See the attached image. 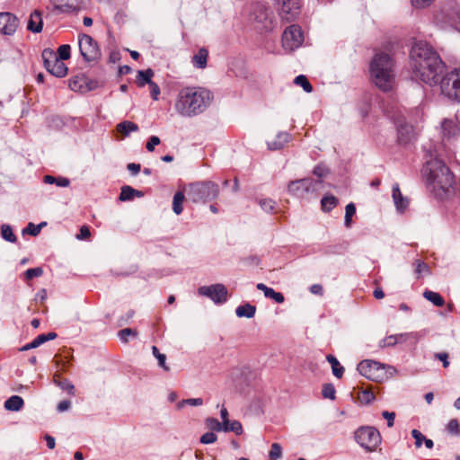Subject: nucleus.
<instances>
[{
    "instance_id": "nucleus-2",
    "label": "nucleus",
    "mask_w": 460,
    "mask_h": 460,
    "mask_svg": "<svg viewBox=\"0 0 460 460\" xmlns=\"http://www.w3.org/2000/svg\"><path fill=\"white\" fill-rule=\"evenodd\" d=\"M212 101L213 94L206 88L184 87L178 93L174 109L181 116L191 118L203 113Z\"/></svg>"
},
{
    "instance_id": "nucleus-47",
    "label": "nucleus",
    "mask_w": 460,
    "mask_h": 460,
    "mask_svg": "<svg viewBox=\"0 0 460 460\" xmlns=\"http://www.w3.org/2000/svg\"><path fill=\"white\" fill-rule=\"evenodd\" d=\"M446 429L453 436H459L460 434V426L456 419L450 420Z\"/></svg>"
},
{
    "instance_id": "nucleus-32",
    "label": "nucleus",
    "mask_w": 460,
    "mask_h": 460,
    "mask_svg": "<svg viewBox=\"0 0 460 460\" xmlns=\"http://www.w3.org/2000/svg\"><path fill=\"white\" fill-rule=\"evenodd\" d=\"M86 84V78L84 76H75L69 81V87L74 92H83L86 88L84 84Z\"/></svg>"
},
{
    "instance_id": "nucleus-7",
    "label": "nucleus",
    "mask_w": 460,
    "mask_h": 460,
    "mask_svg": "<svg viewBox=\"0 0 460 460\" xmlns=\"http://www.w3.org/2000/svg\"><path fill=\"white\" fill-rule=\"evenodd\" d=\"M439 85L444 96L460 102V68H454L443 75Z\"/></svg>"
},
{
    "instance_id": "nucleus-53",
    "label": "nucleus",
    "mask_w": 460,
    "mask_h": 460,
    "mask_svg": "<svg viewBox=\"0 0 460 460\" xmlns=\"http://www.w3.org/2000/svg\"><path fill=\"white\" fill-rule=\"evenodd\" d=\"M266 297L268 298H271L273 299L275 302L279 303V304H281L284 302L285 298H284V296L279 293V292H276L273 288H270L267 292V294L265 295Z\"/></svg>"
},
{
    "instance_id": "nucleus-60",
    "label": "nucleus",
    "mask_w": 460,
    "mask_h": 460,
    "mask_svg": "<svg viewBox=\"0 0 460 460\" xmlns=\"http://www.w3.org/2000/svg\"><path fill=\"white\" fill-rule=\"evenodd\" d=\"M382 416L385 420H387V426L389 428L394 426V418H395V413L394 412H389V411H385L382 412Z\"/></svg>"
},
{
    "instance_id": "nucleus-27",
    "label": "nucleus",
    "mask_w": 460,
    "mask_h": 460,
    "mask_svg": "<svg viewBox=\"0 0 460 460\" xmlns=\"http://www.w3.org/2000/svg\"><path fill=\"white\" fill-rule=\"evenodd\" d=\"M256 313V306L252 305L249 303L244 304L243 305H239L235 309V314L238 317H246V318H252L254 316Z\"/></svg>"
},
{
    "instance_id": "nucleus-13",
    "label": "nucleus",
    "mask_w": 460,
    "mask_h": 460,
    "mask_svg": "<svg viewBox=\"0 0 460 460\" xmlns=\"http://www.w3.org/2000/svg\"><path fill=\"white\" fill-rule=\"evenodd\" d=\"M304 41V35L298 25L293 24L286 28L282 35V46L288 51L299 48Z\"/></svg>"
},
{
    "instance_id": "nucleus-62",
    "label": "nucleus",
    "mask_w": 460,
    "mask_h": 460,
    "mask_svg": "<svg viewBox=\"0 0 460 460\" xmlns=\"http://www.w3.org/2000/svg\"><path fill=\"white\" fill-rule=\"evenodd\" d=\"M434 0H411V4L416 8H425L429 6Z\"/></svg>"
},
{
    "instance_id": "nucleus-43",
    "label": "nucleus",
    "mask_w": 460,
    "mask_h": 460,
    "mask_svg": "<svg viewBox=\"0 0 460 460\" xmlns=\"http://www.w3.org/2000/svg\"><path fill=\"white\" fill-rule=\"evenodd\" d=\"M203 404V400L201 398H190L181 400L177 403V409L181 410L186 405L190 406H200Z\"/></svg>"
},
{
    "instance_id": "nucleus-23",
    "label": "nucleus",
    "mask_w": 460,
    "mask_h": 460,
    "mask_svg": "<svg viewBox=\"0 0 460 460\" xmlns=\"http://www.w3.org/2000/svg\"><path fill=\"white\" fill-rule=\"evenodd\" d=\"M208 51L202 48L192 58V64L195 67L203 69L207 66Z\"/></svg>"
},
{
    "instance_id": "nucleus-16",
    "label": "nucleus",
    "mask_w": 460,
    "mask_h": 460,
    "mask_svg": "<svg viewBox=\"0 0 460 460\" xmlns=\"http://www.w3.org/2000/svg\"><path fill=\"white\" fill-rule=\"evenodd\" d=\"M270 14L268 7L261 3H255L252 6L250 20L261 24L265 29H269L272 23Z\"/></svg>"
},
{
    "instance_id": "nucleus-22",
    "label": "nucleus",
    "mask_w": 460,
    "mask_h": 460,
    "mask_svg": "<svg viewBox=\"0 0 460 460\" xmlns=\"http://www.w3.org/2000/svg\"><path fill=\"white\" fill-rule=\"evenodd\" d=\"M393 199L398 210H404L409 204L408 199L402 197L398 184L393 186Z\"/></svg>"
},
{
    "instance_id": "nucleus-26",
    "label": "nucleus",
    "mask_w": 460,
    "mask_h": 460,
    "mask_svg": "<svg viewBox=\"0 0 460 460\" xmlns=\"http://www.w3.org/2000/svg\"><path fill=\"white\" fill-rule=\"evenodd\" d=\"M23 399L18 395H13L4 402V407L8 411H17L22 408Z\"/></svg>"
},
{
    "instance_id": "nucleus-14",
    "label": "nucleus",
    "mask_w": 460,
    "mask_h": 460,
    "mask_svg": "<svg viewBox=\"0 0 460 460\" xmlns=\"http://www.w3.org/2000/svg\"><path fill=\"white\" fill-rule=\"evenodd\" d=\"M440 136L444 145L451 144L460 136V125L456 119H444L440 125Z\"/></svg>"
},
{
    "instance_id": "nucleus-63",
    "label": "nucleus",
    "mask_w": 460,
    "mask_h": 460,
    "mask_svg": "<svg viewBox=\"0 0 460 460\" xmlns=\"http://www.w3.org/2000/svg\"><path fill=\"white\" fill-rule=\"evenodd\" d=\"M71 406V402L70 401L68 400H64V401H61L58 404V411L59 412H63L65 411H67Z\"/></svg>"
},
{
    "instance_id": "nucleus-29",
    "label": "nucleus",
    "mask_w": 460,
    "mask_h": 460,
    "mask_svg": "<svg viewBox=\"0 0 460 460\" xmlns=\"http://www.w3.org/2000/svg\"><path fill=\"white\" fill-rule=\"evenodd\" d=\"M326 359L332 366V374L337 378H341L344 373V367L341 366L338 359L331 354L327 355Z\"/></svg>"
},
{
    "instance_id": "nucleus-61",
    "label": "nucleus",
    "mask_w": 460,
    "mask_h": 460,
    "mask_svg": "<svg viewBox=\"0 0 460 460\" xmlns=\"http://www.w3.org/2000/svg\"><path fill=\"white\" fill-rule=\"evenodd\" d=\"M90 229L86 226H83L80 228V233L76 235V238L79 240H84L87 239L90 236Z\"/></svg>"
},
{
    "instance_id": "nucleus-57",
    "label": "nucleus",
    "mask_w": 460,
    "mask_h": 460,
    "mask_svg": "<svg viewBox=\"0 0 460 460\" xmlns=\"http://www.w3.org/2000/svg\"><path fill=\"white\" fill-rule=\"evenodd\" d=\"M129 335L136 336L137 335V332L135 330L130 329V328H125V329H123V330L119 332V337L124 342L128 341V337Z\"/></svg>"
},
{
    "instance_id": "nucleus-5",
    "label": "nucleus",
    "mask_w": 460,
    "mask_h": 460,
    "mask_svg": "<svg viewBox=\"0 0 460 460\" xmlns=\"http://www.w3.org/2000/svg\"><path fill=\"white\" fill-rule=\"evenodd\" d=\"M358 370L360 375L375 382H383L395 372L394 367L371 359L362 360L358 365Z\"/></svg>"
},
{
    "instance_id": "nucleus-41",
    "label": "nucleus",
    "mask_w": 460,
    "mask_h": 460,
    "mask_svg": "<svg viewBox=\"0 0 460 460\" xmlns=\"http://www.w3.org/2000/svg\"><path fill=\"white\" fill-rule=\"evenodd\" d=\"M46 223H40L39 225H34L33 223H29L28 226L22 230V234H29L32 236H36L40 234L41 227L45 226Z\"/></svg>"
},
{
    "instance_id": "nucleus-30",
    "label": "nucleus",
    "mask_w": 460,
    "mask_h": 460,
    "mask_svg": "<svg viewBox=\"0 0 460 460\" xmlns=\"http://www.w3.org/2000/svg\"><path fill=\"white\" fill-rule=\"evenodd\" d=\"M43 182L46 184H56L58 187H68L70 184L69 179L66 177H54L52 175H45Z\"/></svg>"
},
{
    "instance_id": "nucleus-21",
    "label": "nucleus",
    "mask_w": 460,
    "mask_h": 460,
    "mask_svg": "<svg viewBox=\"0 0 460 460\" xmlns=\"http://www.w3.org/2000/svg\"><path fill=\"white\" fill-rule=\"evenodd\" d=\"M291 139V136L287 132H280L277 136V139L268 142V147L270 150H279L288 143Z\"/></svg>"
},
{
    "instance_id": "nucleus-12",
    "label": "nucleus",
    "mask_w": 460,
    "mask_h": 460,
    "mask_svg": "<svg viewBox=\"0 0 460 460\" xmlns=\"http://www.w3.org/2000/svg\"><path fill=\"white\" fill-rule=\"evenodd\" d=\"M277 10L282 20L295 21L301 11V0H276Z\"/></svg>"
},
{
    "instance_id": "nucleus-50",
    "label": "nucleus",
    "mask_w": 460,
    "mask_h": 460,
    "mask_svg": "<svg viewBox=\"0 0 460 460\" xmlns=\"http://www.w3.org/2000/svg\"><path fill=\"white\" fill-rule=\"evenodd\" d=\"M282 456V447L279 443H273L269 453L270 459H279Z\"/></svg>"
},
{
    "instance_id": "nucleus-44",
    "label": "nucleus",
    "mask_w": 460,
    "mask_h": 460,
    "mask_svg": "<svg viewBox=\"0 0 460 460\" xmlns=\"http://www.w3.org/2000/svg\"><path fill=\"white\" fill-rule=\"evenodd\" d=\"M356 213V207L353 203H349L345 208V218L344 223L347 227H349L351 225V217Z\"/></svg>"
},
{
    "instance_id": "nucleus-51",
    "label": "nucleus",
    "mask_w": 460,
    "mask_h": 460,
    "mask_svg": "<svg viewBox=\"0 0 460 460\" xmlns=\"http://www.w3.org/2000/svg\"><path fill=\"white\" fill-rule=\"evenodd\" d=\"M70 46L69 45H61L58 49V58L61 61L66 60L70 58Z\"/></svg>"
},
{
    "instance_id": "nucleus-9",
    "label": "nucleus",
    "mask_w": 460,
    "mask_h": 460,
    "mask_svg": "<svg viewBox=\"0 0 460 460\" xmlns=\"http://www.w3.org/2000/svg\"><path fill=\"white\" fill-rule=\"evenodd\" d=\"M44 66L48 72L56 77H64L67 74V66L63 61L58 59L57 54L49 49H45L42 52Z\"/></svg>"
},
{
    "instance_id": "nucleus-54",
    "label": "nucleus",
    "mask_w": 460,
    "mask_h": 460,
    "mask_svg": "<svg viewBox=\"0 0 460 460\" xmlns=\"http://www.w3.org/2000/svg\"><path fill=\"white\" fill-rule=\"evenodd\" d=\"M276 202L270 199H264L260 200L261 208L266 212H271L275 208Z\"/></svg>"
},
{
    "instance_id": "nucleus-33",
    "label": "nucleus",
    "mask_w": 460,
    "mask_h": 460,
    "mask_svg": "<svg viewBox=\"0 0 460 460\" xmlns=\"http://www.w3.org/2000/svg\"><path fill=\"white\" fill-rule=\"evenodd\" d=\"M184 199L185 196L182 191H178L174 194L172 200V210L176 215H180L182 212V203Z\"/></svg>"
},
{
    "instance_id": "nucleus-37",
    "label": "nucleus",
    "mask_w": 460,
    "mask_h": 460,
    "mask_svg": "<svg viewBox=\"0 0 460 460\" xmlns=\"http://www.w3.org/2000/svg\"><path fill=\"white\" fill-rule=\"evenodd\" d=\"M338 203L334 196H326L322 199L321 204L324 211H331Z\"/></svg>"
},
{
    "instance_id": "nucleus-28",
    "label": "nucleus",
    "mask_w": 460,
    "mask_h": 460,
    "mask_svg": "<svg viewBox=\"0 0 460 460\" xmlns=\"http://www.w3.org/2000/svg\"><path fill=\"white\" fill-rule=\"evenodd\" d=\"M117 130L127 137L130 132H137L138 130V126L132 121L125 120L117 125Z\"/></svg>"
},
{
    "instance_id": "nucleus-40",
    "label": "nucleus",
    "mask_w": 460,
    "mask_h": 460,
    "mask_svg": "<svg viewBox=\"0 0 460 460\" xmlns=\"http://www.w3.org/2000/svg\"><path fill=\"white\" fill-rule=\"evenodd\" d=\"M1 234L2 237L10 242V243H15L16 242V236L13 232V229L8 225H3L1 228Z\"/></svg>"
},
{
    "instance_id": "nucleus-17",
    "label": "nucleus",
    "mask_w": 460,
    "mask_h": 460,
    "mask_svg": "<svg viewBox=\"0 0 460 460\" xmlns=\"http://www.w3.org/2000/svg\"><path fill=\"white\" fill-rule=\"evenodd\" d=\"M19 21L10 13H0V32L5 35H12L15 32Z\"/></svg>"
},
{
    "instance_id": "nucleus-18",
    "label": "nucleus",
    "mask_w": 460,
    "mask_h": 460,
    "mask_svg": "<svg viewBox=\"0 0 460 460\" xmlns=\"http://www.w3.org/2000/svg\"><path fill=\"white\" fill-rule=\"evenodd\" d=\"M55 13H68L79 10L78 0H52Z\"/></svg>"
},
{
    "instance_id": "nucleus-6",
    "label": "nucleus",
    "mask_w": 460,
    "mask_h": 460,
    "mask_svg": "<svg viewBox=\"0 0 460 460\" xmlns=\"http://www.w3.org/2000/svg\"><path fill=\"white\" fill-rule=\"evenodd\" d=\"M218 193V185L211 181L192 183L187 189L188 199L194 203L212 200Z\"/></svg>"
},
{
    "instance_id": "nucleus-58",
    "label": "nucleus",
    "mask_w": 460,
    "mask_h": 460,
    "mask_svg": "<svg viewBox=\"0 0 460 460\" xmlns=\"http://www.w3.org/2000/svg\"><path fill=\"white\" fill-rule=\"evenodd\" d=\"M159 144H160V138L156 136H152L149 137L146 147L149 152H153L155 150V146Z\"/></svg>"
},
{
    "instance_id": "nucleus-4",
    "label": "nucleus",
    "mask_w": 460,
    "mask_h": 460,
    "mask_svg": "<svg viewBox=\"0 0 460 460\" xmlns=\"http://www.w3.org/2000/svg\"><path fill=\"white\" fill-rule=\"evenodd\" d=\"M392 58L385 53L376 54L370 63V74L376 85L383 91H389L394 83V71Z\"/></svg>"
},
{
    "instance_id": "nucleus-11",
    "label": "nucleus",
    "mask_w": 460,
    "mask_h": 460,
    "mask_svg": "<svg viewBox=\"0 0 460 460\" xmlns=\"http://www.w3.org/2000/svg\"><path fill=\"white\" fill-rule=\"evenodd\" d=\"M321 181H316L312 178H305L290 181L288 186V190L292 195L299 198L305 197L309 192H314L318 190Z\"/></svg>"
},
{
    "instance_id": "nucleus-19",
    "label": "nucleus",
    "mask_w": 460,
    "mask_h": 460,
    "mask_svg": "<svg viewBox=\"0 0 460 460\" xmlns=\"http://www.w3.org/2000/svg\"><path fill=\"white\" fill-rule=\"evenodd\" d=\"M398 131V140L401 144H406L413 137V128L411 125L402 123L400 120L396 122Z\"/></svg>"
},
{
    "instance_id": "nucleus-20",
    "label": "nucleus",
    "mask_w": 460,
    "mask_h": 460,
    "mask_svg": "<svg viewBox=\"0 0 460 460\" xmlns=\"http://www.w3.org/2000/svg\"><path fill=\"white\" fill-rule=\"evenodd\" d=\"M42 15L39 11H34L29 19L27 29L34 33L40 32L42 30Z\"/></svg>"
},
{
    "instance_id": "nucleus-34",
    "label": "nucleus",
    "mask_w": 460,
    "mask_h": 460,
    "mask_svg": "<svg viewBox=\"0 0 460 460\" xmlns=\"http://www.w3.org/2000/svg\"><path fill=\"white\" fill-rule=\"evenodd\" d=\"M58 376H54V383L59 386L62 390L66 391L69 394L74 395L75 394V386L71 384V382L67 379H58Z\"/></svg>"
},
{
    "instance_id": "nucleus-46",
    "label": "nucleus",
    "mask_w": 460,
    "mask_h": 460,
    "mask_svg": "<svg viewBox=\"0 0 460 460\" xmlns=\"http://www.w3.org/2000/svg\"><path fill=\"white\" fill-rule=\"evenodd\" d=\"M358 400L363 403L368 404L375 400V394L372 391L366 389L360 392Z\"/></svg>"
},
{
    "instance_id": "nucleus-64",
    "label": "nucleus",
    "mask_w": 460,
    "mask_h": 460,
    "mask_svg": "<svg viewBox=\"0 0 460 460\" xmlns=\"http://www.w3.org/2000/svg\"><path fill=\"white\" fill-rule=\"evenodd\" d=\"M436 358L439 359L443 363L444 367H447L449 366V361L447 360L448 355L445 352L437 353L435 355Z\"/></svg>"
},
{
    "instance_id": "nucleus-15",
    "label": "nucleus",
    "mask_w": 460,
    "mask_h": 460,
    "mask_svg": "<svg viewBox=\"0 0 460 460\" xmlns=\"http://www.w3.org/2000/svg\"><path fill=\"white\" fill-rule=\"evenodd\" d=\"M198 292L200 296L210 298L216 304H223L227 299V289L223 284L202 286Z\"/></svg>"
},
{
    "instance_id": "nucleus-10",
    "label": "nucleus",
    "mask_w": 460,
    "mask_h": 460,
    "mask_svg": "<svg viewBox=\"0 0 460 460\" xmlns=\"http://www.w3.org/2000/svg\"><path fill=\"white\" fill-rule=\"evenodd\" d=\"M78 43L80 53L86 62L98 61L101 58V49L90 35H80Z\"/></svg>"
},
{
    "instance_id": "nucleus-31",
    "label": "nucleus",
    "mask_w": 460,
    "mask_h": 460,
    "mask_svg": "<svg viewBox=\"0 0 460 460\" xmlns=\"http://www.w3.org/2000/svg\"><path fill=\"white\" fill-rule=\"evenodd\" d=\"M423 296L436 306H443L445 305L444 298L437 292L425 290Z\"/></svg>"
},
{
    "instance_id": "nucleus-3",
    "label": "nucleus",
    "mask_w": 460,
    "mask_h": 460,
    "mask_svg": "<svg viewBox=\"0 0 460 460\" xmlns=\"http://www.w3.org/2000/svg\"><path fill=\"white\" fill-rule=\"evenodd\" d=\"M428 187L439 199L447 195L454 183V176L446 164L434 158L426 162L422 170Z\"/></svg>"
},
{
    "instance_id": "nucleus-36",
    "label": "nucleus",
    "mask_w": 460,
    "mask_h": 460,
    "mask_svg": "<svg viewBox=\"0 0 460 460\" xmlns=\"http://www.w3.org/2000/svg\"><path fill=\"white\" fill-rule=\"evenodd\" d=\"M57 333L56 332H49V333H42V334H40L39 336H37L33 341H32V346H36V348H38L39 346H40L41 344H43L44 342L48 341H52L54 339L57 338Z\"/></svg>"
},
{
    "instance_id": "nucleus-42",
    "label": "nucleus",
    "mask_w": 460,
    "mask_h": 460,
    "mask_svg": "<svg viewBox=\"0 0 460 460\" xmlns=\"http://www.w3.org/2000/svg\"><path fill=\"white\" fill-rule=\"evenodd\" d=\"M134 192H135V189H133L132 187L128 186V185L123 186L121 188V191L119 194V200L128 201V200L133 199Z\"/></svg>"
},
{
    "instance_id": "nucleus-49",
    "label": "nucleus",
    "mask_w": 460,
    "mask_h": 460,
    "mask_svg": "<svg viewBox=\"0 0 460 460\" xmlns=\"http://www.w3.org/2000/svg\"><path fill=\"white\" fill-rule=\"evenodd\" d=\"M207 426L214 431H223L224 426L221 424V422L215 419V418H208L206 420Z\"/></svg>"
},
{
    "instance_id": "nucleus-55",
    "label": "nucleus",
    "mask_w": 460,
    "mask_h": 460,
    "mask_svg": "<svg viewBox=\"0 0 460 460\" xmlns=\"http://www.w3.org/2000/svg\"><path fill=\"white\" fill-rule=\"evenodd\" d=\"M411 436L415 439V447L417 448H420L422 446V443L427 438L420 430L418 429H412L411 430Z\"/></svg>"
},
{
    "instance_id": "nucleus-8",
    "label": "nucleus",
    "mask_w": 460,
    "mask_h": 460,
    "mask_svg": "<svg viewBox=\"0 0 460 460\" xmlns=\"http://www.w3.org/2000/svg\"><path fill=\"white\" fill-rule=\"evenodd\" d=\"M356 441L367 451H374L381 443L379 431L373 427H361L355 432Z\"/></svg>"
},
{
    "instance_id": "nucleus-1",
    "label": "nucleus",
    "mask_w": 460,
    "mask_h": 460,
    "mask_svg": "<svg viewBox=\"0 0 460 460\" xmlns=\"http://www.w3.org/2000/svg\"><path fill=\"white\" fill-rule=\"evenodd\" d=\"M411 66L415 78L434 85L440 84L444 62L439 55L426 42H416L411 49Z\"/></svg>"
},
{
    "instance_id": "nucleus-35",
    "label": "nucleus",
    "mask_w": 460,
    "mask_h": 460,
    "mask_svg": "<svg viewBox=\"0 0 460 460\" xmlns=\"http://www.w3.org/2000/svg\"><path fill=\"white\" fill-rule=\"evenodd\" d=\"M413 264L415 266V274L417 279L429 274V268L427 263L420 260H416Z\"/></svg>"
},
{
    "instance_id": "nucleus-56",
    "label": "nucleus",
    "mask_w": 460,
    "mask_h": 460,
    "mask_svg": "<svg viewBox=\"0 0 460 460\" xmlns=\"http://www.w3.org/2000/svg\"><path fill=\"white\" fill-rule=\"evenodd\" d=\"M217 435L213 432H206L200 438V442L202 444H212L217 441Z\"/></svg>"
},
{
    "instance_id": "nucleus-59",
    "label": "nucleus",
    "mask_w": 460,
    "mask_h": 460,
    "mask_svg": "<svg viewBox=\"0 0 460 460\" xmlns=\"http://www.w3.org/2000/svg\"><path fill=\"white\" fill-rule=\"evenodd\" d=\"M150 93L154 100H158V96L160 94V88L156 83L154 81L149 84Z\"/></svg>"
},
{
    "instance_id": "nucleus-48",
    "label": "nucleus",
    "mask_w": 460,
    "mask_h": 460,
    "mask_svg": "<svg viewBox=\"0 0 460 460\" xmlns=\"http://www.w3.org/2000/svg\"><path fill=\"white\" fill-rule=\"evenodd\" d=\"M322 394L324 398L334 400L335 399V388L332 384H325L323 386Z\"/></svg>"
},
{
    "instance_id": "nucleus-25",
    "label": "nucleus",
    "mask_w": 460,
    "mask_h": 460,
    "mask_svg": "<svg viewBox=\"0 0 460 460\" xmlns=\"http://www.w3.org/2000/svg\"><path fill=\"white\" fill-rule=\"evenodd\" d=\"M154 76V71L151 68L146 70H139L137 76V84L139 87H144L146 84H150L152 77Z\"/></svg>"
},
{
    "instance_id": "nucleus-38",
    "label": "nucleus",
    "mask_w": 460,
    "mask_h": 460,
    "mask_svg": "<svg viewBox=\"0 0 460 460\" xmlns=\"http://www.w3.org/2000/svg\"><path fill=\"white\" fill-rule=\"evenodd\" d=\"M294 83L296 85H300L304 89V91L306 93H311L313 91V86L309 83V81L307 80L305 75H297L295 78Z\"/></svg>"
},
{
    "instance_id": "nucleus-45",
    "label": "nucleus",
    "mask_w": 460,
    "mask_h": 460,
    "mask_svg": "<svg viewBox=\"0 0 460 460\" xmlns=\"http://www.w3.org/2000/svg\"><path fill=\"white\" fill-rule=\"evenodd\" d=\"M223 431L225 432H234L236 435H241L243 433V426L238 420H232L229 423V427H224Z\"/></svg>"
},
{
    "instance_id": "nucleus-39",
    "label": "nucleus",
    "mask_w": 460,
    "mask_h": 460,
    "mask_svg": "<svg viewBox=\"0 0 460 460\" xmlns=\"http://www.w3.org/2000/svg\"><path fill=\"white\" fill-rule=\"evenodd\" d=\"M152 352L157 358L159 367H161L164 371H169L170 367L165 364L166 356L161 353L155 346L152 347Z\"/></svg>"
},
{
    "instance_id": "nucleus-24",
    "label": "nucleus",
    "mask_w": 460,
    "mask_h": 460,
    "mask_svg": "<svg viewBox=\"0 0 460 460\" xmlns=\"http://www.w3.org/2000/svg\"><path fill=\"white\" fill-rule=\"evenodd\" d=\"M406 340H407V334H404V333L390 335L380 341L379 347L385 348V347L394 346L395 344H397L399 342L405 341Z\"/></svg>"
},
{
    "instance_id": "nucleus-52",
    "label": "nucleus",
    "mask_w": 460,
    "mask_h": 460,
    "mask_svg": "<svg viewBox=\"0 0 460 460\" xmlns=\"http://www.w3.org/2000/svg\"><path fill=\"white\" fill-rule=\"evenodd\" d=\"M43 274V270L40 267L28 269L24 272L26 279L40 277Z\"/></svg>"
}]
</instances>
